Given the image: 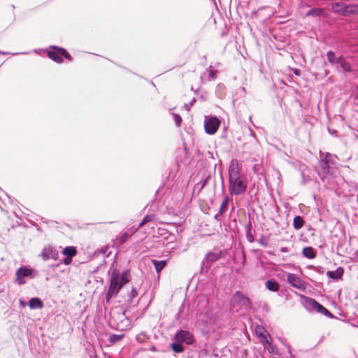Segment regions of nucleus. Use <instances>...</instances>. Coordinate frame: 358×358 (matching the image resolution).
<instances>
[{
    "label": "nucleus",
    "instance_id": "obj_1",
    "mask_svg": "<svg viewBox=\"0 0 358 358\" xmlns=\"http://www.w3.org/2000/svg\"><path fill=\"white\" fill-rule=\"evenodd\" d=\"M229 192L231 195L238 196L246 192L248 181L246 177L241 173V170L237 159H232L229 169Z\"/></svg>",
    "mask_w": 358,
    "mask_h": 358
},
{
    "label": "nucleus",
    "instance_id": "obj_2",
    "mask_svg": "<svg viewBox=\"0 0 358 358\" xmlns=\"http://www.w3.org/2000/svg\"><path fill=\"white\" fill-rule=\"evenodd\" d=\"M119 281L120 272L118 270L115 269L111 273L110 285L106 293L107 302H108L112 297L115 296L122 288V286Z\"/></svg>",
    "mask_w": 358,
    "mask_h": 358
},
{
    "label": "nucleus",
    "instance_id": "obj_3",
    "mask_svg": "<svg viewBox=\"0 0 358 358\" xmlns=\"http://www.w3.org/2000/svg\"><path fill=\"white\" fill-rule=\"evenodd\" d=\"M230 303L233 308H238V309L244 308L248 310L252 308V303L250 299L245 296L240 291H236L234 294Z\"/></svg>",
    "mask_w": 358,
    "mask_h": 358
},
{
    "label": "nucleus",
    "instance_id": "obj_4",
    "mask_svg": "<svg viewBox=\"0 0 358 358\" xmlns=\"http://www.w3.org/2000/svg\"><path fill=\"white\" fill-rule=\"evenodd\" d=\"M331 6L334 13L343 16L355 14V4L348 5L343 2H334Z\"/></svg>",
    "mask_w": 358,
    "mask_h": 358
},
{
    "label": "nucleus",
    "instance_id": "obj_5",
    "mask_svg": "<svg viewBox=\"0 0 358 358\" xmlns=\"http://www.w3.org/2000/svg\"><path fill=\"white\" fill-rule=\"evenodd\" d=\"M255 334L261 340V343L265 348H267L269 352H273L272 343L268 340V332L262 326L257 325L255 327Z\"/></svg>",
    "mask_w": 358,
    "mask_h": 358
},
{
    "label": "nucleus",
    "instance_id": "obj_6",
    "mask_svg": "<svg viewBox=\"0 0 358 358\" xmlns=\"http://www.w3.org/2000/svg\"><path fill=\"white\" fill-rule=\"evenodd\" d=\"M220 121L217 117H205L204 128L208 134L213 135L217 131Z\"/></svg>",
    "mask_w": 358,
    "mask_h": 358
},
{
    "label": "nucleus",
    "instance_id": "obj_7",
    "mask_svg": "<svg viewBox=\"0 0 358 358\" xmlns=\"http://www.w3.org/2000/svg\"><path fill=\"white\" fill-rule=\"evenodd\" d=\"M48 57L57 63L62 62V57H65L69 61L72 60V58L69 52L65 49L62 48H58L56 49V50L49 51Z\"/></svg>",
    "mask_w": 358,
    "mask_h": 358
},
{
    "label": "nucleus",
    "instance_id": "obj_8",
    "mask_svg": "<svg viewBox=\"0 0 358 358\" xmlns=\"http://www.w3.org/2000/svg\"><path fill=\"white\" fill-rule=\"evenodd\" d=\"M33 270L31 268H29L24 266H21L16 271V278L15 282L20 285H24L26 283V281L24 280V278L29 277L30 278H33L32 275Z\"/></svg>",
    "mask_w": 358,
    "mask_h": 358
},
{
    "label": "nucleus",
    "instance_id": "obj_9",
    "mask_svg": "<svg viewBox=\"0 0 358 358\" xmlns=\"http://www.w3.org/2000/svg\"><path fill=\"white\" fill-rule=\"evenodd\" d=\"M224 255V252L222 250L209 252L203 259L202 264L206 267H209L212 263L219 260L223 257Z\"/></svg>",
    "mask_w": 358,
    "mask_h": 358
},
{
    "label": "nucleus",
    "instance_id": "obj_10",
    "mask_svg": "<svg viewBox=\"0 0 358 358\" xmlns=\"http://www.w3.org/2000/svg\"><path fill=\"white\" fill-rule=\"evenodd\" d=\"M175 339L180 343H185L187 345L192 344L194 342L193 335L188 331L180 330L175 335Z\"/></svg>",
    "mask_w": 358,
    "mask_h": 358
},
{
    "label": "nucleus",
    "instance_id": "obj_11",
    "mask_svg": "<svg viewBox=\"0 0 358 358\" xmlns=\"http://www.w3.org/2000/svg\"><path fill=\"white\" fill-rule=\"evenodd\" d=\"M41 256L44 260L50 259L57 260L58 259V252L55 248L48 246L43 249Z\"/></svg>",
    "mask_w": 358,
    "mask_h": 358
},
{
    "label": "nucleus",
    "instance_id": "obj_12",
    "mask_svg": "<svg viewBox=\"0 0 358 358\" xmlns=\"http://www.w3.org/2000/svg\"><path fill=\"white\" fill-rule=\"evenodd\" d=\"M287 281L292 286L298 289H303L306 288L304 282L294 273H289Z\"/></svg>",
    "mask_w": 358,
    "mask_h": 358
},
{
    "label": "nucleus",
    "instance_id": "obj_13",
    "mask_svg": "<svg viewBox=\"0 0 358 358\" xmlns=\"http://www.w3.org/2000/svg\"><path fill=\"white\" fill-rule=\"evenodd\" d=\"M320 166L323 171L324 174H328L329 173V163L327 160L328 157H336V155H331L329 152H326L324 156L322 155V152L320 151Z\"/></svg>",
    "mask_w": 358,
    "mask_h": 358
},
{
    "label": "nucleus",
    "instance_id": "obj_14",
    "mask_svg": "<svg viewBox=\"0 0 358 358\" xmlns=\"http://www.w3.org/2000/svg\"><path fill=\"white\" fill-rule=\"evenodd\" d=\"M29 306L31 309H41L43 307V303L41 299L34 297L29 300Z\"/></svg>",
    "mask_w": 358,
    "mask_h": 358
},
{
    "label": "nucleus",
    "instance_id": "obj_15",
    "mask_svg": "<svg viewBox=\"0 0 358 358\" xmlns=\"http://www.w3.org/2000/svg\"><path fill=\"white\" fill-rule=\"evenodd\" d=\"M320 303L317 302L315 299L312 298H307L306 299L305 306L307 309L310 310H315L317 311L319 308Z\"/></svg>",
    "mask_w": 358,
    "mask_h": 358
},
{
    "label": "nucleus",
    "instance_id": "obj_16",
    "mask_svg": "<svg viewBox=\"0 0 358 358\" xmlns=\"http://www.w3.org/2000/svg\"><path fill=\"white\" fill-rule=\"evenodd\" d=\"M327 57L329 62L332 64H339L343 58L341 56L336 57L335 53L331 50L327 52Z\"/></svg>",
    "mask_w": 358,
    "mask_h": 358
},
{
    "label": "nucleus",
    "instance_id": "obj_17",
    "mask_svg": "<svg viewBox=\"0 0 358 358\" xmlns=\"http://www.w3.org/2000/svg\"><path fill=\"white\" fill-rule=\"evenodd\" d=\"M77 254L76 248L73 246H67L62 250V255L68 257H73Z\"/></svg>",
    "mask_w": 358,
    "mask_h": 358
},
{
    "label": "nucleus",
    "instance_id": "obj_18",
    "mask_svg": "<svg viewBox=\"0 0 358 358\" xmlns=\"http://www.w3.org/2000/svg\"><path fill=\"white\" fill-rule=\"evenodd\" d=\"M343 273V269L341 267L338 268L336 271H328L327 275L332 279L341 278Z\"/></svg>",
    "mask_w": 358,
    "mask_h": 358
},
{
    "label": "nucleus",
    "instance_id": "obj_19",
    "mask_svg": "<svg viewBox=\"0 0 358 358\" xmlns=\"http://www.w3.org/2000/svg\"><path fill=\"white\" fill-rule=\"evenodd\" d=\"M266 287L271 292H277L279 289V284L275 280H269L266 282Z\"/></svg>",
    "mask_w": 358,
    "mask_h": 358
},
{
    "label": "nucleus",
    "instance_id": "obj_20",
    "mask_svg": "<svg viewBox=\"0 0 358 358\" xmlns=\"http://www.w3.org/2000/svg\"><path fill=\"white\" fill-rule=\"evenodd\" d=\"M152 264L155 266V270L157 273H160L162 270L166 266V260H161L157 261L155 259L152 260Z\"/></svg>",
    "mask_w": 358,
    "mask_h": 358
},
{
    "label": "nucleus",
    "instance_id": "obj_21",
    "mask_svg": "<svg viewBox=\"0 0 358 358\" xmlns=\"http://www.w3.org/2000/svg\"><path fill=\"white\" fill-rule=\"evenodd\" d=\"M304 224V220L301 216H296L293 220V227L296 230H299L303 227Z\"/></svg>",
    "mask_w": 358,
    "mask_h": 358
},
{
    "label": "nucleus",
    "instance_id": "obj_22",
    "mask_svg": "<svg viewBox=\"0 0 358 358\" xmlns=\"http://www.w3.org/2000/svg\"><path fill=\"white\" fill-rule=\"evenodd\" d=\"M229 196L228 195L224 196V197L221 203V205L220 206V208H219V212L220 213V214L225 213V212L227 209L228 205H229Z\"/></svg>",
    "mask_w": 358,
    "mask_h": 358
},
{
    "label": "nucleus",
    "instance_id": "obj_23",
    "mask_svg": "<svg viewBox=\"0 0 358 358\" xmlns=\"http://www.w3.org/2000/svg\"><path fill=\"white\" fill-rule=\"evenodd\" d=\"M324 13V9L320 8H315L309 10L306 15V16H320Z\"/></svg>",
    "mask_w": 358,
    "mask_h": 358
},
{
    "label": "nucleus",
    "instance_id": "obj_24",
    "mask_svg": "<svg viewBox=\"0 0 358 358\" xmlns=\"http://www.w3.org/2000/svg\"><path fill=\"white\" fill-rule=\"evenodd\" d=\"M303 255L308 259H313L316 255L314 250L311 247L304 248L303 250Z\"/></svg>",
    "mask_w": 358,
    "mask_h": 358
},
{
    "label": "nucleus",
    "instance_id": "obj_25",
    "mask_svg": "<svg viewBox=\"0 0 358 358\" xmlns=\"http://www.w3.org/2000/svg\"><path fill=\"white\" fill-rule=\"evenodd\" d=\"M130 280L129 271H124L122 273L121 275H120V282L123 286L126 283L129 282Z\"/></svg>",
    "mask_w": 358,
    "mask_h": 358
},
{
    "label": "nucleus",
    "instance_id": "obj_26",
    "mask_svg": "<svg viewBox=\"0 0 358 358\" xmlns=\"http://www.w3.org/2000/svg\"><path fill=\"white\" fill-rule=\"evenodd\" d=\"M316 312L321 313L329 318H333L334 317V315L330 311H329L325 307H324L321 304L320 305Z\"/></svg>",
    "mask_w": 358,
    "mask_h": 358
},
{
    "label": "nucleus",
    "instance_id": "obj_27",
    "mask_svg": "<svg viewBox=\"0 0 358 358\" xmlns=\"http://www.w3.org/2000/svg\"><path fill=\"white\" fill-rule=\"evenodd\" d=\"M171 348L176 353H180L184 350L182 343L178 341L171 344Z\"/></svg>",
    "mask_w": 358,
    "mask_h": 358
},
{
    "label": "nucleus",
    "instance_id": "obj_28",
    "mask_svg": "<svg viewBox=\"0 0 358 358\" xmlns=\"http://www.w3.org/2000/svg\"><path fill=\"white\" fill-rule=\"evenodd\" d=\"M339 64L345 71H351V66L349 63H348L343 57L342 58L341 61L340 62Z\"/></svg>",
    "mask_w": 358,
    "mask_h": 358
},
{
    "label": "nucleus",
    "instance_id": "obj_29",
    "mask_svg": "<svg viewBox=\"0 0 358 358\" xmlns=\"http://www.w3.org/2000/svg\"><path fill=\"white\" fill-rule=\"evenodd\" d=\"M123 337V335L112 334L109 337V341L111 343H115L120 341Z\"/></svg>",
    "mask_w": 358,
    "mask_h": 358
},
{
    "label": "nucleus",
    "instance_id": "obj_30",
    "mask_svg": "<svg viewBox=\"0 0 358 358\" xmlns=\"http://www.w3.org/2000/svg\"><path fill=\"white\" fill-rule=\"evenodd\" d=\"M128 237H129L128 234L127 233H124V234H121L118 237L117 240L119 241V242L120 243H125L127 241Z\"/></svg>",
    "mask_w": 358,
    "mask_h": 358
},
{
    "label": "nucleus",
    "instance_id": "obj_31",
    "mask_svg": "<svg viewBox=\"0 0 358 358\" xmlns=\"http://www.w3.org/2000/svg\"><path fill=\"white\" fill-rule=\"evenodd\" d=\"M173 119L175 120V122L176 125L178 127L180 125V123L182 122V118L181 117L176 113H173Z\"/></svg>",
    "mask_w": 358,
    "mask_h": 358
},
{
    "label": "nucleus",
    "instance_id": "obj_32",
    "mask_svg": "<svg viewBox=\"0 0 358 358\" xmlns=\"http://www.w3.org/2000/svg\"><path fill=\"white\" fill-rule=\"evenodd\" d=\"M143 219L145 220V222L148 223L149 222L155 220L156 219V216L154 214H150L145 216Z\"/></svg>",
    "mask_w": 358,
    "mask_h": 358
},
{
    "label": "nucleus",
    "instance_id": "obj_33",
    "mask_svg": "<svg viewBox=\"0 0 358 358\" xmlns=\"http://www.w3.org/2000/svg\"><path fill=\"white\" fill-rule=\"evenodd\" d=\"M211 68H212V66H210L208 69V73H209V77L210 78H212V79H215L216 78L215 75H216L217 71H213Z\"/></svg>",
    "mask_w": 358,
    "mask_h": 358
},
{
    "label": "nucleus",
    "instance_id": "obj_34",
    "mask_svg": "<svg viewBox=\"0 0 358 358\" xmlns=\"http://www.w3.org/2000/svg\"><path fill=\"white\" fill-rule=\"evenodd\" d=\"M138 295V292L136 288L133 287L129 294V297L131 299H134Z\"/></svg>",
    "mask_w": 358,
    "mask_h": 358
},
{
    "label": "nucleus",
    "instance_id": "obj_35",
    "mask_svg": "<svg viewBox=\"0 0 358 358\" xmlns=\"http://www.w3.org/2000/svg\"><path fill=\"white\" fill-rule=\"evenodd\" d=\"M196 101V99L194 98L189 103V104L187 103H185L184 105V107L187 110H189L190 109V107L193 106V104L194 103V102Z\"/></svg>",
    "mask_w": 358,
    "mask_h": 358
},
{
    "label": "nucleus",
    "instance_id": "obj_36",
    "mask_svg": "<svg viewBox=\"0 0 358 358\" xmlns=\"http://www.w3.org/2000/svg\"><path fill=\"white\" fill-rule=\"evenodd\" d=\"M247 240L250 243H252L254 241L253 236L250 234V231L246 234Z\"/></svg>",
    "mask_w": 358,
    "mask_h": 358
},
{
    "label": "nucleus",
    "instance_id": "obj_37",
    "mask_svg": "<svg viewBox=\"0 0 358 358\" xmlns=\"http://www.w3.org/2000/svg\"><path fill=\"white\" fill-rule=\"evenodd\" d=\"M71 257H66V258H64L63 259V263L66 265H69L71 263Z\"/></svg>",
    "mask_w": 358,
    "mask_h": 358
},
{
    "label": "nucleus",
    "instance_id": "obj_38",
    "mask_svg": "<svg viewBox=\"0 0 358 358\" xmlns=\"http://www.w3.org/2000/svg\"><path fill=\"white\" fill-rule=\"evenodd\" d=\"M224 214H220V212H218V213H217L215 216H214V218L215 220H216L217 222H221V217Z\"/></svg>",
    "mask_w": 358,
    "mask_h": 358
},
{
    "label": "nucleus",
    "instance_id": "obj_39",
    "mask_svg": "<svg viewBox=\"0 0 358 358\" xmlns=\"http://www.w3.org/2000/svg\"><path fill=\"white\" fill-rule=\"evenodd\" d=\"M336 158H337L336 156V157H328L327 160L329 164H334L335 163V159H336Z\"/></svg>",
    "mask_w": 358,
    "mask_h": 358
},
{
    "label": "nucleus",
    "instance_id": "obj_40",
    "mask_svg": "<svg viewBox=\"0 0 358 358\" xmlns=\"http://www.w3.org/2000/svg\"><path fill=\"white\" fill-rule=\"evenodd\" d=\"M258 242L263 246L264 247H266L267 246V243L266 241H264L262 238L259 239L258 241Z\"/></svg>",
    "mask_w": 358,
    "mask_h": 358
},
{
    "label": "nucleus",
    "instance_id": "obj_41",
    "mask_svg": "<svg viewBox=\"0 0 358 358\" xmlns=\"http://www.w3.org/2000/svg\"><path fill=\"white\" fill-rule=\"evenodd\" d=\"M280 250L281 252H287L288 248L286 247H282V248H280Z\"/></svg>",
    "mask_w": 358,
    "mask_h": 358
},
{
    "label": "nucleus",
    "instance_id": "obj_42",
    "mask_svg": "<svg viewBox=\"0 0 358 358\" xmlns=\"http://www.w3.org/2000/svg\"><path fill=\"white\" fill-rule=\"evenodd\" d=\"M147 222H145V220L143 219V220L140 222L138 228H141V227H143L144 224H145Z\"/></svg>",
    "mask_w": 358,
    "mask_h": 358
},
{
    "label": "nucleus",
    "instance_id": "obj_43",
    "mask_svg": "<svg viewBox=\"0 0 358 358\" xmlns=\"http://www.w3.org/2000/svg\"><path fill=\"white\" fill-rule=\"evenodd\" d=\"M302 176L303 178V183H305L306 182H307L308 180H310L309 177L308 176L307 178H305L304 175H303V173H302Z\"/></svg>",
    "mask_w": 358,
    "mask_h": 358
},
{
    "label": "nucleus",
    "instance_id": "obj_44",
    "mask_svg": "<svg viewBox=\"0 0 358 358\" xmlns=\"http://www.w3.org/2000/svg\"><path fill=\"white\" fill-rule=\"evenodd\" d=\"M355 14H358V4H355Z\"/></svg>",
    "mask_w": 358,
    "mask_h": 358
},
{
    "label": "nucleus",
    "instance_id": "obj_45",
    "mask_svg": "<svg viewBox=\"0 0 358 358\" xmlns=\"http://www.w3.org/2000/svg\"><path fill=\"white\" fill-rule=\"evenodd\" d=\"M20 303L22 306H25V305H26V303L24 301H22V299L20 300Z\"/></svg>",
    "mask_w": 358,
    "mask_h": 358
},
{
    "label": "nucleus",
    "instance_id": "obj_46",
    "mask_svg": "<svg viewBox=\"0 0 358 358\" xmlns=\"http://www.w3.org/2000/svg\"><path fill=\"white\" fill-rule=\"evenodd\" d=\"M356 256L358 258V250L356 252Z\"/></svg>",
    "mask_w": 358,
    "mask_h": 358
},
{
    "label": "nucleus",
    "instance_id": "obj_47",
    "mask_svg": "<svg viewBox=\"0 0 358 358\" xmlns=\"http://www.w3.org/2000/svg\"><path fill=\"white\" fill-rule=\"evenodd\" d=\"M297 71H297V70H296V71H295V72H294V73H295V74H296V75H297Z\"/></svg>",
    "mask_w": 358,
    "mask_h": 358
},
{
    "label": "nucleus",
    "instance_id": "obj_48",
    "mask_svg": "<svg viewBox=\"0 0 358 358\" xmlns=\"http://www.w3.org/2000/svg\"><path fill=\"white\" fill-rule=\"evenodd\" d=\"M357 298H358V296H357Z\"/></svg>",
    "mask_w": 358,
    "mask_h": 358
}]
</instances>
